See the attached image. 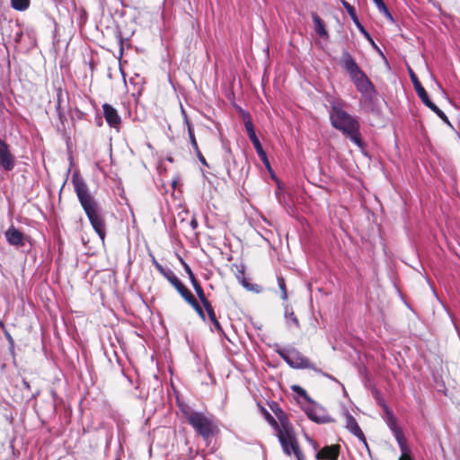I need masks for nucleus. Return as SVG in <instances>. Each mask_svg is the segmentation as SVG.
I'll list each match as a JSON object with an SVG mask.
<instances>
[{"instance_id": "37", "label": "nucleus", "mask_w": 460, "mask_h": 460, "mask_svg": "<svg viewBox=\"0 0 460 460\" xmlns=\"http://www.w3.org/2000/svg\"><path fill=\"white\" fill-rule=\"evenodd\" d=\"M214 325V328L217 331V332H222V328H221V325L219 323V322L217 321V319H216V322H211Z\"/></svg>"}, {"instance_id": "5", "label": "nucleus", "mask_w": 460, "mask_h": 460, "mask_svg": "<svg viewBox=\"0 0 460 460\" xmlns=\"http://www.w3.org/2000/svg\"><path fill=\"white\" fill-rule=\"evenodd\" d=\"M411 79L413 84L414 89L418 94V96L420 98L422 102L429 107L432 111H434L444 122L447 124H450L447 115L435 104L433 103L429 96L428 95L426 90L422 87L421 84L418 80L417 76L414 75L413 72L411 71Z\"/></svg>"}, {"instance_id": "23", "label": "nucleus", "mask_w": 460, "mask_h": 460, "mask_svg": "<svg viewBox=\"0 0 460 460\" xmlns=\"http://www.w3.org/2000/svg\"><path fill=\"white\" fill-rule=\"evenodd\" d=\"M165 278L175 288L181 283V280L172 270H168L167 274L165 275Z\"/></svg>"}, {"instance_id": "21", "label": "nucleus", "mask_w": 460, "mask_h": 460, "mask_svg": "<svg viewBox=\"0 0 460 460\" xmlns=\"http://www.w3.org/2000/svg\"><path fill=\"white\" fill-rule=\"evenodd\" d=\"M12 7L18 11H23L28 8L30 0H11Z\"/></svg>"}, {"instance_id": "12", "label": "nucleus", "mask_w": 460, "mask_h": 460, "mask_svg": "<svg viewBox=\"0 0 460 460\" xmlns=\"http://www.w3.org/2000/svg\"><path fill=\"white\" fill-rule=\"evenodd\" d=\"M358 91L364 95H371L374 93V86L365 73L351 79Z\"/></svg>"}, {"instance_id": "11", "label": "nucleus", "mask_w": 460, "mask_h": 460, "mask_svg": "<svg viewBox=\"0 0 460 460\" xmlns=\"http://www.w3.org/2000/svg\"><path fill=\"white\" fill-rule=\"evenodd\" d=\"M0 166L6 171L14 167V157L11 154L8 146L0 139Z\"/></svg>"}, {"instance_id": "38", "label": "nucleus", "mask_w": 460, "mask_h": 460, "mask_svg": "<svg viewBox=\"0 0 460 460\" xmlns=\"http://www.w3.org/2000/svg\"><path fill=\"white\" fill-rule=\"evenodd\" d=\"M399 460H411V458L410 454H408V455L402 454L401 456L399 457Z\"/></svg>"}, {"instance_id": "25", "label": "nucleus", "mask_w": 460, "mask_h": 460, "mask_svg": "<svg viewBox=\"0 0 460 460\" xmlns=\"http://www.w3.org/2000/svg\"><path fill=\"white\" fill-rule=\"evenodd\" d=\"M376 7L380 13H384L388 19L393 20L392 14L390 13L384 1L378 3V4H376Z\"/></svg>"}, {"instance_id": "33", "label": "nucleus", "mask_w": 460, "mask_h": 460, "mask_svg": "<svg viewBox=\"0 0 460 460\" xmlns=\"http://www.w3.org/2000/svg\"><path fill=\"white\" fill-rule=\"evenodd\" d=\"M278 285L281 291L287 290L285 280L282 277H278Z\"/></svg>"}, {"instance_id": "1", "label": "nucleus", "mask_w": 460, "mask_h": 460, "mask_svg": "<svg viewBox=\"0 0 460 460\" xmlns=\"http://www.w3.org/2000/svg\"><path fill=\"white\" fill-rule=\"evenodd\" d=\"M329 117L331 125L342 132L358 147H362V140L359 133V122L358 119L345 111L346 103L340 99L329 101Z\"/></svg>"}, {"instance_id": "13", "label": "nucleus", "mask_w": 460, "mask_h": 460, "mask_svg": "<svg viewBox=\"0 0 460 460\" xmlns=\"http://www.w3.org/2000/svg\"><path fill=\"white\" fill-rule=\"evenodd\" d=\"M340 450V445L326 446L316 453L315 457L317 460H337Z\"/></svg>"}, {"instance_id": "31", "label": "nucleus", "mask_w": 460, "mask_h": 460, "mask_svg": "<svg viewBox=\"0 0 460 460\" xmlns=\"http://www.w3.org/2000/svg\"><path fill=\"white\" fill-rule=\"evenodd\" d=\"M186 302H188L190 305L193 304V302L196 300V298L193 296V295L190 292L188 289L183 294L181 295Z\"/></svg>"}, {"instance_id": "26", "label": "nucleus", "mask_w": 460, "mask_h": 460, "mask_svg": "<svg viewBox=\"0 0 460 460\" xmlns=\"http://www.w3.org/2000/svg\"><path fill=\"white\" fill-rule=\"evenodd\" d=\"M376 7L380 13H384L388 19L393 20L392 14L390 13L384 1L378 3V4H376Z\"/></svg>"}, {"instance_id": "42", "label": "nucleus", "mask_w": 460, "mask_h": 460, "mask_svg": "<svg viewBox=\"0 0 460 460\" xmlns=\"http://www.w3.org/2000/svg\"><path fill=\"white\" fill-rule=\"evenodd\" d=\"M155 267H156V269H157L158 270H162V269H164V268H163V266H162V265H160L158 262L155 261Z\"/></svg>"}, {"instance_id": "14", "label": "nucleus", "mask_w": 460, "mask_h": 460, "mask_svg": "<svg viewBox=\"0 0 460 460\" xmlns=\"http://www.w3.org/2000/svg\"><path fill=\"white\" fill-rule=\"evenodd\" d=\"M102 111L104 118L109 126L111 128H118L121 122V119L117 110L113 108L111 104L104 103L102 105Z\"/></svg>"}, {"instance_id": "4", "label": "nucleus", "mask_w": 460, "mask_h": 460, "mask_svg": "<svg viewBox=\"0 0 460 460\" xmlns=\"http://www.w3.org/2000/svg\"><path fill=\"white\" fill-rule=\"evenodd\" d=\"M183 414L195 431L204 439H208L213 436L217 426L211 419L201 412L190 410L183 411Z\"/></svg>"}, {"instance_id": "3", "label": "nucleus", "mask_w": 460, "mask_h": 460, "mask_svg": "<svg viewBox=\"0 0 460 460\" xmlns=\"http://www.w3.org/2000/svg\"><path fill=\"white\" fill-rule=\"evenodd\" d=\"M270 423L276 431L283 452L289 456L294 455L297 460H304V455L289 421L285 417H279V421L270 417Z\"/></svg>"}, {"instance_id": "44", "label": "nucleus", "mask_w": 460, "mask_h": 460, "mask_svg": "<svg viewBox=\"0 0 460 460\" xmlns=\"http://www.w3.org/2000/svg\"><path fill=\"white\" fill-rule=\"evenodd\" d=\"M373 2H374V3L376 4H376H378V3L383 2V0H373Z\"/></svg>"}, {"instance_id": "28", "label": "nucleus", "mask_w": 460, "mask_h": 460, "mask_svg": "<svg viewBox=\"0 0 460 460\" xmlns=\"http://www.w3.org/2000/svg\"><path fill=\"white\" fill-rule=\"evenodd\" d=\"M292 389L294 392H296L299 395L303 396L307 402H311V398L307 395L305 389H303L299 385H293Z\"/></svg>"}, {"instance_id": "17", "label": "nucleus", "mask_w": 460, "mask_h": 460, "mask_svg": "<svg viewBox=\"0 0 460 460\" xmlns=\"http://www.w3.org/2000/svg\"><path fill=\"white\" fill-rule=\"evenodd\" d=\"M341 4L342 5L344 6V8L347 10V12L349 13V15L351 16V18L353 19V21L356 22V24L358 25V27L359 28V30L364 33L366 34L367 37L368 34L367 33V31H365V29L360 25V23L358 22V19H357V16H356V13H355V9L352 5H350L347 1L345 0H341Z\"/></svg>"}, {"instance_id": "22", "label": "nucleus", "mask_w": 460, "mask_h": 460, "mask_svg": "<svg viewBox=\"0 0 460 460\" xmlns=\"http://www.w3.org/2000/svg\"><path fill=\"white\" fill-rule=\"evenodd\" d=\"M387 424H388L390 429L392 430L394 438H396V434H402L401 429L397 427L396 421H395V419L394 416L391 415L388 417Z\"/></svg>"}, {"instance_id": "39", "label": "nucleus", "mask_w": 460, "mask_h": 460, "mask_svg": "<svg viewBox=\"0 0 460 460\" xmlns=\"http://www.w3.org/2000/svg\"><path fill=\"white\" fill-rule=\"evenodd\" d=\"M281 298L283 300H287L288 299V292H287V290L281 291Z\"/></svg>"}, {"instance_id": "6", "label": "nucleus", "mask_w": 460, "mask_h": 460, "mask_svg": "<svg viewBox=\"0 0 460 460\" xmlns=\"http://www.w3.org/2000/svg\"><path fill=\"white\" fill-rule=\"evenodd\" d=\"M280 357L293 368H310L316 370L314 366L309 361L307 358L303 356L296 349H288L279 352Z\"/></svg>"}, {"instance_id": "10", "label": "nucleus", "mask_w": 460, "mask_h": 460, "mask_svg": "<svg viewBox=\"0 0 460 460\" xmlns=\"http://www.w3.org/2000/svg\"><path fill=\"white\" fill-rule=\"evenodd\" d=\"M345 419H346V429L352 433L354 436H356L365 446V447L369 450L367 442L366 440V438L364 436V433L362 432L361 429L359 428L357 420L349 412H345Z\"/></svg>"}, {"instance_id": "7", "label": "nucleus", "mask_w": 460, "mask_h": 460, "mask_svg": "<svg viewBox=\"0 0 460 460\" xmlns=\"http://www.w3.org/2000/svg\"><path fill=\"white\" fill-rule=\"evenodd\" d=\"M308 402L309 404L303 406V411L312 421L318 424L330 423L333 421L323 406L312 400Z\"/></svg>"}, {"instance_id": "41", "label": "nucleus", "mask_w": 460, "mask_h": 460, "mask_svg": "<svg viewBox=\"0 0 460 460\" xmlns=\"http://www.w3.org/2000/svg\"><path fill=\"white\" fill-rule=\"evenodd\" d=\"M22 383H23V385H24V387H25L26 389H30V388H31V386H30L29 383H28L26 380H23V381H22Z\"/></svg>"}, {"instance_id": "24", "label": "nucleus", "mask_w": 460, "mask_h": 460, "mask_svg": "<svg viewBox=\"0 0 460 460\" xmlns=\"http://www.w3.org/2000/svg\"><path fill=\"white\" fill-rule=\"evenodd\" d=\"M376 7L380 13H384L388 19L393 20L392 14L390 13L384 1L378 3V4H376Z\"/></svg>"}, {"instance_id": "15", "label": "nucleus", "mask_w": 460, "mask_h": 460, "mask_svg": "<svg viewBox=\"0 0 460 460\" xmlns=\"http://www.w3.org/2000/svg\"><path fill=\"white\" fill-rule=\"evenodd\" d=\"M5 237L11 245L22 246L24 244L23 234L14 226H11L6 230Z\"/></svg>"}, {"instance_id": "8", "label": "nucleus", "mask_w": 460, "mask_h": 460, "mask_svg": "<svg viewBox=\"0 0 460 460\" xmlns=\"http://www.w3.org/2000/svg\"><path fill=\"white\" fill-rule=\"evenodd\" d=\"M243 123H244V127H245V130L247 132V135L250 138V140L252 141L258 155L260 156V158L263 161V163L269 167L270 166V163L268 161V158H267V155H266V153L264 152L257 136H256V133H255V130H254V127H253V124L252 122V119L250 118V115L249 114H244L243 116Z\"/></svg>"}, {"instance_id": "43", "label": "nucleus", "mask_w": 460, "mask_h": 460, "mask_svg": "<svg viewBox=\"0 0 460 460\" xmlns=\"http://www.w3.org/2000/svg\"><path fill=\"white\" fill-rule=\"evenodd\" d=\"M164 277L167 274L168 270H165L164 269H162V270H159Z\"/></svg>"}, {"instance_id": "9", "label": "nucleus", "mask_w": 460, "mask_h": 460, "mask_svg": "<svg viewBox=\"0 0 460 460\" xmlns=\"http://www.w3.org/2000/svg\"><path fill=\"white\" fill-rule=\"evenodd\" d=\"M341 62L342 67L349 75L350 79H352V78L358 76V75L364 73L359 68V66H358V64L356 63L355 59L352 58V56L347 50H344L342 52Z\"/></svg>"}, {"instance_id": "19", "label": "nucleus", "mask_w": 460, "mask_h": 460, "mask_svg": "<svg viewBox=\"0 0 460 460\" xmlns=\"http://www.w3.org/2000/svg\"><path fill=\"white\" fill-rule=\"evenodd\" d=\"M285 318H286L288 323L289 322H291L292 323L295 324L296 327H297V328L299 327V322H298L296 316L295 315L292 308L288 305L285 306Z\"/></svg>"}, {"instance_id": "20", "label": "nucleus", "mask_w": 460, "mask_h": 460, "mask_svg": "<svg viewBox=\"0 0 460 460\" xmlns=\"http://www.w3.org/2000/svg\"><path fill=\"white\" fill-rule=\"evenodd\" d=\"M197 296L202 304H208V299L205 296L204 291L197 280L191 282Z\"/></svg>"}, {"instance_id": "30", "label": "nucleus", "mask_w": 460, "mask_h": 460, "mask_svg": "<svg viewBox=\"0 0 460 460\" xmlns=\"http://www.w3.org/2000/svg\"><path fill=\"white\" fill-rule=\"evenodd\" d=\"M190 305L195 309V311L198 313V314L205 320V314L201 308V306L199 305L198 301L195 300L193 304H190Z\"/></svg>"}, {"instance_id": "34", "label": "nucleus", "mask_w": 460, "mask_h": 460, "mask_svg": "<svg viewBox=\"0 0 460 460\" xmlns=\"http://www.w3.org/2000/svg\"><path fill=\"white\" fill-rule=\"evenodd\" d=\"M243 287H244L245 288H247L248 290H252V291H256V292H259V291H260V289L258 288V287H257V286H255V287H254L253 285H251V284H249V283H247V282H245V281H243Z\"/></svg>"}, {"instance_id": "35", "label": "nucleus", "mask_w": 460, "mask_h": 460, "mask_svg": "<svg viewBox=\"0 0 460 460\" xmlns=\"http://www.w3.org/2000/svg\"><path fill=\"white\" fill-rule=\"evenodd\" d=\"M176 289L181 295L188 290V288L182 283H181L180 286L176 288Z\"/></svg>"}, {"instance_id": "2", "label": "nucleus", "mask_w": 460, "mask_h": 460, "mask_svg": "<svg viewBox=\"0 0 460 460\" xmlns=\"http://www.w3.org/2000/svg\"><path fill=\"white\" fill-rule=\"evenodd\" d=\"M73 185L78 200L84 208L92 226L94 231L98 234L102 240L104 239L105 236V224L101 214V208L91 194L87 184L84 181L78 177L73 178Z\"/></svg>"}, {"instance_id": "45", "label": "nucleus", "mask_w": 460, "mask_h": 460, "mask_svg": "<svg viewBox=\"0 0 460 460\" xmlns=\"http://www.w3.org/2000/svg\"><path fill=\"white\" fill-rule=\"evenodd\" d=\"M8 339L10 341H12V337L10 335H8Z\"/></svg>"}, {"instance_id": "18", "label": "nucleus", "mask_w": 460, "mask_h": 460, "mask_svg": "<svg viewBox=\"0 0 460 460\" xmlns=\"http://www.w3.org/2000/svg\"><path fill=\"white\" fill-rule=\"evenodd\" d=\"M395 439L398 443V446L400 447L402 454H404V455L411 454V450L406 443L403 434H396Z\"/></svg>"}, {"instance_id": "32", "label": "nucleus", "mask_w": 460, "mask_h": 460, "mask_svg": "<svg viewBox=\"0 0 460 460\" xmlns=\"http://www.w3.org/2000/svg\"><path fill=\"white\" fill-rule=\"evenodd\" d=\"M184 269H185V271L186 273L188 274L190 279V282L192 281H195L197 280L192 270H190V266L188 264H184Z\"/></svg>"}, {"instance_id": "40", "label": "nucleus", "mask_w": 460, "mask_h": 460, "mask_svg": "<svg viewBox=\"0 0 460 460\" xmlns=\"http://www.w3.org/2000/svg\"><path fill=\"white\" fill-rule=\"evenodd\" d=\"M190 225H191L192 228L195 229L198 226V223L195 219H192Z\"/></svg>"}, {"instance_id": "16", "label": "nucleus", "mask_w": 460, "mask_h": 460, "mask_svg": "<svg viewBox=\"0 0 460 460\" xmlns=\"http://www.w3.org/2000/svg\"><path fill=\"white\" fill-rule=\"evenodd\" d=\"M313 22L314 24V30L316 33L321 37H327L328 33L324 28L323 22L321 20V18L315 13L313 14Z\"/></svg>"}, {"instance_id": "36", "label": "nucleus", "mask_w": 460, "mask_h": 460, "mask_svg": "<svg viewBox=\"0 0 460 460\" xmlns=\"http://www.w3.org/2000/svg\"><path fill=\"white\" fill-rule=\"evenodd\" d=\"M195 151L197 152V155H198V157H199L200 163L205 164V165H208L207 162H206L205 158L203 157V155H201L200 151L199 149L195 150Z\"/></svg>"}, {"instance_id": "29", "label": "nucleus", "mask_w": 460, "mask_h": 460, "mask_svg": "<svg viewBox=\"0 0 460 460\" xmlns=\"http://www.w3.org/2000/svg\"><path fill=\"white\" fill-rule=\"evenodd\" d=\"M188 131H189V137H190V143H191V146H193V148L195 150H198V144H197V141H196V138H195V136H194V133L190 128V125H188Z\"/></svg>"}, {"instance_id": "27", "label": "nucleus", "mask_w": 460, "mask_h": 460, "mask_svg": "<svg viewBox=\"0 0 460 460\" xmlns=\"http://www.w3.org/2000/svg\"><path fill=\"white\" fill-rule=\"evenodd\" d=\"M208 314V317L210 319L211 322H216V314H215V312H214V309L211 305V304L209 303V301H208V304H203Z\"/></svg>"}]
</instances>
